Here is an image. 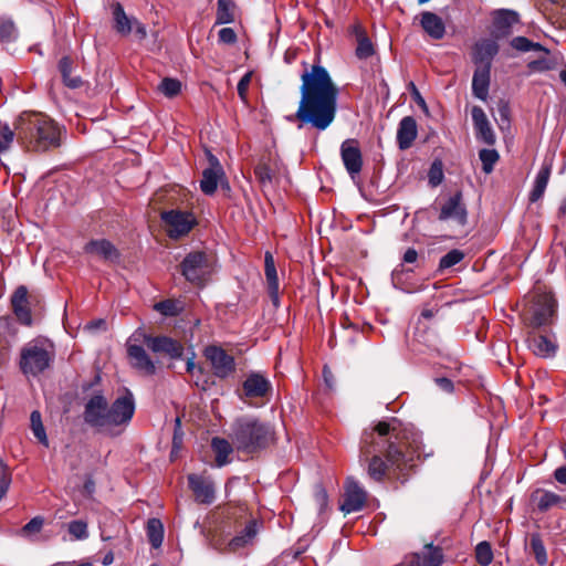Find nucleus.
<instances>
[{"instance_id": "1", "label": "nucleus", "mask_w": 566, "mask_h": 566, "mask_svg": "<svg viewBox=\"0 0 566 566\" xmlns=\"http://www.w3.org/2000/svg\"><path fill=\"white\" fill-rule=\"evenodd\" d=\"M301 82L298 107L289 120L298 122V128L324 132L335 122L339 90L328 71L319 64L305 67Z\"/></svg>"}, {"instance_id": "2", "label": "nucleus", "mask_w": 566, "mask_h": 566, "mask_svg": "<svg viewBox=\"0 0 566 566\" xmlns=\"http://www.w3.org/2000/svg\"><path fill=\"white\" fill-rule=\"evenodd\" d=\"M15 130L27 150L48 151L61 146V128L43 113H22L15 120Z\"/></svg>"}, {"instance_id": "3", "label": "nucleus", "mask_w": 566, "mask_h": 566, "mask_svg": "<svg viewBox=\"0 0 566 566\" xmlns=\"http://www.w3.org/2000/svg\"><path fill=\"white\" fill-rule=\"evenodd\" d=\"M396 419L379 421L371 429H365L359 447L360 460H368L370 455L384 454L391 467L401 471L406 464L405 454L397 446V429L392 426Z\"/></svg>"}, {"instance_id": "4", "label": "nucleus", "mask_w": 566, "mask_h": 566, "mask_svg": "<svg viewBox=\"0 0 566 566\" xmlns=\"http://www.w3.org/2000/svg\"><path fill=\"white\" fill-rule=\"evenodd\" d=\"M229 437L238 451L253 454L273 443L274 430L256 417L243 416L233 421Z\"/></svg>"}, {"instance_id": "5", "label": "nucleus", "mask_w": 566, "mask_h": 566, "mask_svg": "<svg viewBox=\"0 0 566 566\" xmlns=\"http://www.w3.org/2000/svg\"><path fill=\"white\" fill-rule=\"evenodd\" d=\"M53 359V344L44 338H35L21 348L19 367L23 375L35 377L50 368Z\"/></svg>"}, {"instance_id": "6", "label": "nucleus", "mask_w": 566, "mask_h": 566, "mask_svg": "<svg viewBox=\"0 0 566 566\" xmlns=\"http://www.w3.org/2000/svg\"><path fill=\"white\" fill-rule=\"evenodd\" d=\"M181 275L191 284L203 285L212 272L208 254L201 251L188 253L179 265Z\"/></svg>"}, {"instance_id": "7", "label": "nucleus", "mask_w": 566, "mask_h": 566, "mask_svg": "<svg viewBox=\"0 0 566 566\" xmlns=\"http://www.w3.org/2000/svg\"><path fill=\"white\" fill-rule=\"evenodd\" d=\"M556 313V300L551 293H535L532 304L525 315L527 325L532 328H539L549 325Z\"/></svg>"}, {"instance_id": "8", "label": "nucleus", "mask_w": 566, "mask_h": 566, "mask_svg": "<svg viewBox=\"0 0 566 566\" xmlns=\"http://www.w3.org/2000/svg\"><path fill=\"white\" fill-rule=\"evenodd\" d=\"M160 217L171 239L187 235L197 223L193 214L188 211L169 210L161 212Z\"/></svg>"}, {"instance_id": "9", "label": "nucleus", "mask_w": 566, "mask_h": 566, "mask_svg": "<svg viewBox=\"0 0 566 566\" xmlns=\"http://www.w3.org/2000/svg\"><path fill=\"white\" fill-rule=\"evenodd\" d=\"M203 355L211 364L212 373L216 377L226 379L235 373L237 364L234 357L222 347L209 345L205 348Z\"/></svg>"}, {"instance_id": "10", "label": "nucleus", "mask_w": 566, "mask_h": 566, "mask_svg": "<svg viewBox=\"0 0 566 566\" xmlns=\"http://www.w3.org/2000/svg\"><path fill=\"white\" fill-rule=\"evenodd\" d=\"M438 219L440 221H453L460 227H464L468 222V210L463 202L461 191H457L450 196L440 207Z\"/></svg>"}, {"instance_id": "11", "label": "nucleus", "mask_w": 566, "mask_h": 566, "mask_svg": "<svg viewBox=\"0 0 566 566\" xmlns=\"http://www.w3.org/2000/svg\"><path fill=\"white\" fill-rule=\"evenodd\" d=\"M134 412V396L126 389L125 394L116 398L112 406H109L108 427L128 423L132 420Z\"/></svg>"}, {"instance_id": "12", "label": "nucleus", "mask_w": 566, "mask_h": 566, "mask_svg": "<svg viewBox=\"0 0 566 566\" xmlns=\"http://www.w3.org/2000/svg\"><path fill=\"white\" fill-rule=\"evenodd\" d=\"M134 412V396L126 389L125 394L116 398L112 406H109L108 427L128 423L132 420Z\"/></svg>"}, {"instance_id": "13", "label": "nucleus", "mask_w": 566, "mask_h": 566, "mask_svg": "<svg viewBox=\"0 0 566 566\" xmlns=\"http://www.w3.org/2000/svg\"><path fill=\"white\" fill-rule=\"evenodd\" d=\"M109 406L103 395H94L84 408V421L91 427H108Z\"/></svg>"}, {"instance_id": "14", "label": "nucleus", "mask_w": 566, "mask_h": 566, "mask_svg": "<svg viewBox=\"0 0 566 566\" xmlns=\"http://www.w3.org/2000/svg\"><path fill=\"white\" fill-rule=\"evenodd\" d=\"M145 344L151 352L171 359H179L184 354L182 344L168 336H145Z\"/></svg>"}, {"instance_id": "15", "label": "nucleus", "mask_w": 566, "mask_h": 566, "mask_svg": "<svg viewBox=\"0 0 566 566\" xmlns=\"http://www.w3.org/2000/svg\"><path fill=\"white\" fill-rule=\"evenodd\" d=\"M272 392L271 381L261 373L248 374L242 382V397L254 399L265 398Z\"/></svg>"}, {"instance_id": "16", "label": "nucleus", "mask_w": 566, "mask_h": 566, "mask_svg": "<svg viewBox=\"0 0 566 566\" xmlns=\"http://www.w3.org/2000/svg\"><path fill=\"white\" fill-rule=\"evenodd\" d=\"M188 485L195 495V500L201 504H211L216 499V486L209 476L189 474Z\"/></svg>"}, {"instance_id": "17", "label": "nucleus", "mask_w": 566, "mask_h": 566, "mask_svg": "<svg viewBox=\"0 0 566 566\" xmlns=\"http://www.w3.org/2000/svg\"><path fill=\"white\" fill-rule=\"evenodd\" d=\"M340 156L347 172L354 179L359 175L363 168V156L358 142L353 138L343 142L340 146Z\"/></svg>"}, {"instance_id": "18", "label": "nucleus", "mask_w": 566, "mask_h": 566, "mask_svg": "<svg viewBox=\"0 0 566 566\" xmlns=\"http://www.w3.org/2000/svg\"><path fill=\"white\" fill-rule=\"evenodd\" d=\"M517 24H520L517 12L505 9L496 11L493 17V39L500 40L510 36Z\"/></svg>"}, {"instance_id": "19", "label": "nucleus", "mask_w": 566, "mask_h": 566, "mask_svg": "<svg viewBox=\"0 0 566 566\" xmlns=\"http://www.w3.org/2000/svg\"><path fill=\"white\" fill-rule=\"evenodd\" d=\"M500 46L495 39H481L472 49V62L475 67H492L493 59L497 55Z\"/></svg>"}, {"instance_id": "20", "label": "nucleus", "mask_w": 566, "mask_h": 566, "mask_svg": "<svg viewBox=\"0 0 566 566\" xmlns=\"http://www.w3.org/2000/svg\"><path fill=\"white\" fill-rule=\"evenodd\" d=\"M367 500L366 491L359 485V483L349 478L346 481V492L340 510L345 513H353L360 511Z\"/></svg>"}, {"instance_id": "21", "label": "nucleus", "mask_w": 566, "mask_h": 566, "mask_svg": "<svg viewBox=\"0 0 566 566\" xmlns=\"http://www.w3.org/2000/svg\"><path fill=\"white\" fill-rule=\"evenodd\" d=\"M471 115L476 138L481 139L489 146L494 145L496 137L483 108L480 106H473Z\"/></svg>"}, {"instance_id": "22", "label": "nucleus", "mask_w": 566, "mask_h": 566, "mask_svg": "<svg viewBox=\"0 0 566 566\" xmlns=\"http://www.w3.org/2000/svg\"><path fill=\"white\" fill-rule=\"evenodd\" d=\"M528 347L534 355L542 358L554 357L557 352V344L554 336L531 333L527 337Z\"/></svg>"}, {"instance_id": "23", "label": "nucleus", "mask_w": 566, "mask_h": 566, "mask_svg": "<svg viewBox=\"0 0 566 566\" xmlns=\"http://www.w3.org/2000/svg\"><path fill=\"white\" fill-rule=\"evenodd\" d=\"M531 500L535 504L536 509L542 513H545L554 507H566V496H560L552 491L544 489H537L532 492Z\"/></svg>"}, {"instance_id": "24", "label": "nucleus", "mask_w": 566, "mask_h": 566, "mask_svg": "<svg viewBox=\"0 0 566 566\" xmlns=\"http://www.w3.org/2000/svg\"><path fill=\"white\" fill-rule=\"evenodd\" d=\"M11 306L18 321L27 326L32 324L31 311L28 302V289L20 285L11 296Z\"/></svg>"}, {"instance_id": "25", "label": "nucleus", "mask_w": 566, "mask_h": 566, "mask_svg": "<svg viewBox=\"0 0 566 566\" xmlns=\"http://www.w3.org/2000/svg\"><path fill=\"white\" fill-rule=\"evenodd\" d=\"M210 166L202 171L200 189L205 195H213L218 188V182L223 176V169L214 156H210Z\"/></svg>"}, {"instance_id": "26", "label": "nucleus", "mask_w": 566, "mask_h": 566, "mask_svg": "<svg viewBox=\"0 0 566 566\" xmlns=\"http://www.w3.org/2000/svg\"><path fill=\"white\" fill-rule=\"evenodd\" d=\"M86 254H93L102 258L104 261L118 262L120 258L116 247L106 239L91 240L84 245Z\"/></svg>"}, {"instance_id": "27", "label": "nucleus", "mask_w": 566, "mask_h": 566, "mask_svg": "<svg viewBox=\"0 0 566 566\" xmlns=\"http://www.w3.org/2000/svg\"><path fill=\"white\" fill-rule=\"evenodd\" d=\"M418 126L417 122L412 116H405L398 125L397 129V143L401 150H406L411 147L412 143L417 138Z\"/></svg>"}, {"instance_id": "28", "label": "nucleus", "mask_w": 566, "mask_h": 566, "mask_svg": "<svg viewBox=\"0 0 566 566\" xmlns=\"http://www.w3.org/2000/svg\"><path fill=\"white\" fill-rule=\"evenodd\" d=\"M491 82V69L479 66L475 67L472 77V93L481 99L486 101L489 96V87Z\"/></svg>"}, {"instance_id": "29", "label": "nucleus", "mask_w": 566, "mask_h": 566, "mask_svg": "<svg viewBox=\"0 0 566 566\" xmlns=\"http://www.w3.org/2000/svg\"><path fill=\"white\" fill-rule=\"evenodd\" d=\"M132 365L134 368L143 371L146 375H153L156 371L155 364L147 355L146 350L139 345H130L127 348Z\"/></svg>"}, {"instance_id": "30", "label": "nucleus", "mask_w": 566, "mask_h": 566, "mask_svg": "<svg viewBox=\"0 0 566 566\" xmlns=\"http://www.w3.org/2000/svg\"><path fill=\"white\" fill-rule=\"evenodd\" d=\"M260 530V524L256 520H251L243 531L234 536L228 544L230 552H237L238 549L251 545L256 537Z\"/></svg>"}, {"instance_id": "31", "label": "nucleus", "mask_w": 566, "mask_h": 566, "mask_svg": "<svg viewBox=\"0 0 566 566\" xmlns=\"http://www.w3.org/2000/svg\"><path fill=\"white\" fill-rule=\"evenodd\" d=\"M420 24L430 38L440 40L444 36L446 25L438 14L430 11L422 12Z\"/></svg>"}, {"instance_id": "32", "label": "nucleus", "mask_w": 566, "mask_h": 566, "mask_svg": "<svg viewBox=\"0 0 566 566\" xmlns=\"http://www.w3.org/2000/svg\"><path fill=\"white\" fill-rule=\"evenodd\" d=\"M352 32L356 38V50L355 54L359 60H366L374 55L375 49L370 39L367 36L366 31L360 24H355L352 28Z\"/></svg>"}, {"instance_id": "33", "label": "nucleus", "mask_w": 566, "mask_h": 566, "mask_svg": "<svg viewBox=\"0 0 566 566\" xmlns=\"http://www.w3.org/2000/svg\"><path fill=\"white\" fill-rule=\"evenodd\" d=\"M552 172L551 164H543L541 169L538 170L536 178L534 180L533 189L530 192V201L536 202L538 201L546 190L549 177Z\"/></svg>"}, {"instance_id": "34", "label": "nucleus", "mask_w": 566, "mask_h": 566, "mask_svg": "<svg viewBox=\"0 0 566 566\" xmlns=\"http://www.w3.org/2000/svg\"><path fill=\"white\" fill-rule=\"evenodd\" d=\"M113 10V19H114V29L122 35H128L133 32V23L136 18L128 17L123 6L119 2H116L112 6Z\"/></svg>"}, {"instance_id": "35", "label": "nucleus", "mask_w": 566, "mask_h": 566, "mask_svg": "<svg viewBox=\"0 0 566 566\" xmlns=\"http://www.w3.org/2000/svg\"><path fill=\"white\" fill-rule=\"evenodd\" d=\"M233 448H235L231 442H229L224 438L214 437L211 440V449L216 454V463L219 468L228 464L230 462L229 455L232 453Z\"/></svg>"}, {"instance_id": "36", "label": "nucleus", "mask_w": 566, "mask_h": 566, "mask_svg": "<svg viewBox=\"0 0 566 566\" xmlns=\"http://www.w3.org/2000/svg\"><path fill=\"white\" fill-rule=\"evenodd\" d=\"M367 461V474L376 482L382 481L390 468L397 470L396 468L391 467L388 461L385 462L381 458V454L375 453L374 455H370Z\"/></svg>"}, {"instance_id": "37", "label": "nucleus", "mask_w": 566, "mask_h": 566, "mask_svg": "<svg viewBox=\"0 0 566 566\" xmlns=\"http://www.w3.org/2000/svg\"><path fill=\"white\" fill-rule=\"evenodd\" d=\"M237 6L233 0H218L216 24H228L235 20Z\"/></svg>"}, {"instance_id": "38", "label": "nucleus", "mask_w": 566, "mask_h": 566, "mask_svg": "<svg viewBox=\"0 0 566 566\" xmlns=\"http://www.w3.org/2000/svg\"><path fill=\"white\" fill-rule=\"evenodd\" d=\"M59 71L62 75V80L65 86L75 90L83 85V81L80 76L72 75V60L70 57L64 56L60 60Z\"/></svg>"}, {"instance_id": "39", "label": "nucleus", "mask_w": 566, "mask_h": 566, "mask_svg": "<svg viewBox=\"0 0 566 566\" xmlns=\"http://www.w3.org/2000/svg\"><path fill=\"white\" fill-rule=\"evenodd\" d=\"M147 537L154 548L161 546L164 541V525L158 518H149L146 526Z\"/></svg>"}, {"instance_id": "40", "label": "nucleus", "mask_w": 566, "mask_h": 566, "mask_svg": "<svg viewBox=\"0 0 566 566\" xmlns=\"http://www.w3.org/2000/svg\"><path fill=\"white\" fill-rule=\"evenodd\" d=\"M510 45L518 52L536 51L549 55L548 49L539 43L533 42L525 36H515L511 40Z\"/></svg>"}, {"instance_id": "41", "label": "nucleus", "mask_w": 566, "mask_h": 566, "mask_svg": "<svg viewBox=\"0 0 566 566\" xmlns=\"http://www.w3.org/2000/svg\"><path fill=\"white\" fill-rule=\"evenodd\" d=\"M67 533L72 541H84L88 538V523L85 520H74L66 524Z\"/></svg>"}, {"instance_id": "42", "label": "nucleus", "mask_w": 566, "mask_h": 566, "mask_svg": "<svg viewBox=\"0 0 566 566\" xmlns=\"http://www.w3.org/2000/svg\"><path fill=\"white\" fill-rule=\"evenodd\" d=\"M530 553L534 556L537 564L544 566L547 564V553L543 541L538 534H532L530 539Z\"/></svg>"}, {"instance_id": "43", "label": "nucleus", "mask_w": 566, "mask_h": 566, "mask_svg": "<svg viewBox=\"0 0 566 566\" xmlns=\"http://www.w3.org/2000/svg\"><path fill=\"white\" fill-rule=\"evenodd\" d=\"M268 291L270 298L274 306H279L280 296H279V279L276 268L264 269Z\"/></svg>"}, {"instance_id": "44", "label": "nucleus", "mask_w": 566, "mask_h": 566, "mask_svg": "<svg viewBox=\"0 0 566 566\" xmlns=\"http://www.w3.org/2000/svg\"><path fill=\"white\" fill-rule=\"evenodd\" d=\"M479 158L482 163V170L490 175L494 170L495 164L500 159V155L495 149L483 148L479 151Z\"/></svg>"}, {"instance_id": "45", "label": "nucleus", "mask_w": 566, "mask_h": 566, "mask_svg": "<svg viewBox=\"0 0 566 566\" xmlns=\"http://www.w3.org/2000/svg\"><path fill=\"white\" fill-rule=\"evenodd\" d=\"M31 429L34 437L41 442L43 446L48 447L49 441L45 433L44 426L42 423L41 413L38 410L32 411L30 416Z\"/></svg>"}, {"instance_id": "46", "label": "nucleus", "mask_w": 566, "mask_h": 566, "mask_svg": "<svg viewBox=\"0 0 566 566\" xmlns=\"http://www.w3.org/2000/svg\"><path fill=\"white\" fill-rule=\"evenodd\" d=\"M154 310L164 316H177L182 311V306L177 300H164L154 305Z\"/></svg>"}, {"instance_id": "47", "label": "nucleus", "mask_w": 566, "mask_h": 566, "mask_svg": "<svg viewBox=\"0 0 566 566\" xmlns=\"http://www.w3.org/2000/svg\"><path fill=\"white\" fill-rule=\"evenodd\" d=\"M158 91L168 98L177 96L181 91V83L177 78L165 77L158 85Z\"/></svg>"}, {"instance_id": "48", "label": "nucleus", "mask_w": 566, "mask_h": 566, "mask_svg": "<svg viewBox=\"0 0 566 566\" xmlns=\"http://www.w3.org/2000/svg\"><path fill=\"white\" fill-rule=\"evenodd\" d=\"M254 175L262 186H266L272 184L274 170L269 163L261 160L254 168Z\"/></svg>"}, {"instance_id": "49", "label": "nucleus", "mask_w": 566, "mask_h": 566, "mask_svg": "<svg viewBox=\"0 0 566 566\" xmlns=\"http://www.w3.org/2000/svg\"><path fill=\"white\" fill-rule=\"evenodd\" d=\"M475 558L481 566H489L493 560V552L489 542H481L475 547Z\"/></svg>"}, {"instance_id": "50", "label": "nucleus", "mask_w": 566, "mask_h": 566, "mask_svg": "<svg viewBox=\"0 0 566 566\" xmlns=\"http://www.w3.org/2000/svg\"><path fill=\"white\" fill-rule=\"evenodd\" d=\"M17 136V130L0 122V153L8 150Z\"/></svg>"}, {"instance_id": "51", "label": "nucleus", "mask_w": 566, "mask_h": 566, "mask_svg": "<svg viewBox=\"0 0 566 566\" xmlns=\"http://www.w3.org/2000/svg\"><path fill=\"white\" fill-rule=\"evenodd\" d=\"M18 31L14 23L11 20L0 19V41L12 42L17 39Z\"/></svg>"}, {"instance_id": "52", "label": "nucleus", "mask_w": 566, "mask_h": 566, "mask_svg": "<svg viewBox=\"0 0 566 566\" xmlns=\"http://www.w3.org/2000/svg\"><path fill=\"white\" fill-rule=\"evenodd\" d=\"M555 66L556 61L546 54L527 63V69L532 72H545L555 69Z\"/></svg>"}, {"instance_id": "53", "label": "nucleus", "mask_w": 566, "mask_h": 566, "mask_svg": "<svg viewBox=\"0 0 566 566\" xmlns=\"http://www.w3.org/2000/svg\"><path fill=\"white\" fill-rule=\"evenodd\" d=\"M464 259V253L461 250L453 249L440 259L439 268L441 270L452 268Z\"/></svg>"}, {"instance_id": "54", "label": "nucleus", "mask_w": 566, "mask_h": 566, "mask_svg": "<svg viewBox=\"0 0 566 566\" xmlns=\"http://www.w3.org/2000/svg\"><path fill=\"white\" fill-rule=\"evenodd\" d=\"M44 525V518L42 516H35L31 518L21 530L23 536L38 534L41 532Z\"/></svg>"}, {"instance_id": "55", "label": "nucleus", "mask_w": 566, "mask_h": 566, "mask_svg": "<svg viewBox=\"0 0 566 566\" xmlns=\"http://www.w3.org/2000/svg\"><path fill=\"white\" fill-rule=\"evenodd\" d=\"M11 483V473L7 464L0 460V500L7 493Z\"/></svg>"}, {"instance_id": "56", "label": "nucleus", "mask_w": 566, "mask_h": 566, "mask_svg": "<svg viewBox=\"0 0 566 566\" xmlns=\"http://www.w3.org/2000/svg\"><path fill=\"white\" fill-rule=\"evenodd\" d=\"M219 42L223 44H234L238 40L237 33L232 28H222L218 33Z\"/></svg>"}, {"instance_id": "57", "label": "nucleus", "mask_w": 566, "mask_h": 566, "mask_svg": "<svg viewBox=\"0 0 566 566\" xmlns=\"http://www.w3.org/2000/svg\"><path fill=\"white\" fill-rule=\"evenodd\" d=\"M443 179V172H442V168H441V165H437L436 163L431 166L430 168V171H429V184L432 186V187H437L438 185L441 184Z\"/></svg>"}, {"instance_id": "58", "label": "nucleus", "mask_w": 566, "mask_h": 566, "mask_svg": "<svg viewBox=\"0 0 566 566\" xmlns=\"http://www.w3.org/2000/svg\"><path fill=\"white\" fill-rule=\"evenodd\" d=\"M252 78V73L244 74L238 83L237 91L242 101H247L248 88Z\"/></svg>"}, {"instance_id": "59", "label": "nucleus", "mask_w": 566, "mask_h": 566, "mask_svg": "<svg viewBox=\"0 0 566 566\" xmlns=\"http://www.w3.org/2000/svg\"><path fill=\"white\" fill-rule=\"evenodd\" d=\"M497 112L500 115V128L503 129V125H510V106L507 102L501 101L497 105Z\"/></svg>"}, {"instance_id": "60", "label": "nucleus", "mask_w": 566, "mask_h": 566, "mask_svg": "<svg viewBox=\"0 0 566 566\" xmlns=\"http://www.w3.org/2000/svg\"><path fill=\"white\" fill-rule=\"evenodd\" d=\"M315 501L319 507V511H323L326 509L327 503H328V495L322 485H317L315 489Z\"/></svg>"}, {"instance_id": "61", "label": "nucleus", "mask_w": 566, "mask_h": 566, "mask_svg": "<svg viewBox=\"0 0 566 566\" xmlns=\"http://www.w3.org/2000/svg\"><path fill=\"white\" fill-rule=\"evenodd\" d=\"M434 384L443 392L451 394L454 390V385H453L452 380L447 377L434 378Z\"/></svg>"}, {"instance_id": "62", "label": "nucleus", "mask_w": 566, "mask_h": 566, "mask_svg": "<svg viewBox=\"0 0 566 566\" xmlns=\"http://www.w3.org/2000/svg\"><path fill=\"white\" fill-rule=\"evenodd\" d=\"M409 91L411 93V96L413 98V101L423 109V111H428V107H427V104H426V101L424 98L421 96L420 92L418 91L417 86L415 85L413 82H410L409 85Z\"/></svg>"}, {"instance_id": "63", "label": "nucleus", "mask_w": 566, "mask_h": 566, "mask_svg": "<svg viewBox=\"0 0 566 566\" xmlns=\"http://www.w3.org/2000/svg\"><path fill=\"white\" fill-rule=\"evenodd\" d=\"M133 31L138 40H144L147 36V30L145 24H143L138 19L134 20Z\"/></svg>"}, {"instance_id": "64", "label": "nucleus", "mask_w": 566, "mask_h": 566, "mask_svg": "<svg viewBox=\"0 0 566 566\" xmlns=\"http://www.w3.org/2000/svg\"><path fill=\"white\" fill-rule=\"evenodd\" d=\"M192 356H195V354H192ZM186 371L190 375V376H195L197 374H200V375H203V368L201 366H197L193 361V357H190L187 359V363H186Z\"/></svg>"}]
</instances>
